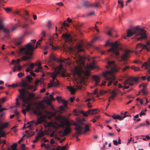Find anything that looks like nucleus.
Returning a JSON list of instances; mask_svg holds the SVG:
<instances>
[{
  "label": "nucleus",
  "mask_w": 150,
  "mask_h": 150,
  "mask_svg": "<svg viewBox=\"0 0 150 150\" xmlns=\"http://www.w3.org/2000/svg\"><path fill=\"white\" fill-rule=\"evenodd\" d=\"M6 98L5 97H4L2 98L0 100V101L4 103L5 102H6Z\"/></svg>",
  "instance_id": "nucleus-58"
},
{
  "label": "nucleus",
  "mask_w": 150,
  "mask_h": 150,
  "mask_svg": "<svg viewBox=\"0 0 150 150\" xmlns=\"http://www.w3.org/2000/svg\"><path fill=\"white\" fill-rule=\"evenodd\" d=\"M18 144L16 143H13L12 144L11 147V148L8 150H18L17 149Z\"/></svg>",
  "instance_id": "nucleus-24"
},
{
  "label": "nucleus",
  "mask_w": 150,
  "mask_h": 150,
  "mask_svg": "<svg viewBox=\"0 0 150 150\" xmlns=\"http://www.w3.org/2000/svg\"><path fill=\"white\" fill-rule=\"evenodd\" d=\"M85 120V119L84 118H78L77 119V123L74 122L73 123V125L75 126L74 129L76 131V132L75 134L73 135V136L76 138L77 141H79V140L78 138V135L82 134L83 127L81 125L85 124L83 122Z\"/></svg>",
  "instance_id": "nucleus-4"
},
{
  "label": "nucleus",
  "mask_w": 150,
  "mask_h": 150,
  "mask_svg": "<svg viewBox=\"0 0 150 150\" xmlns=\"http://www.w3.org/2000/svg\"><path fill=\"white\" fill-rule=\"evenodd\" d=\"M12 64L15 65L13 69V72H15L16 71L19 70V59H17L16 61L15 60H12L10 64Z\"/></svg>",
  "instance_id": "nucleus-12"
},
{
  "label": "nucleus",
  "mask_w": 150,
  "mask_h": 150,
  "mask_svg": "<svg viewBox=\"0 0 150 150\" xmlns=\"http://www.w3.org/2000/svg\"><path fill=\"white\" fill-rule=\"evenodd\" d=\"M142 92L144 95H146L148 93V91L146 89H142L140 91L139 93Z\"/></svg>",
  "instance_id": "nucleus-45"
},
{
  "label": "nucleus",
  "mask_w": 150,
  "mask_h": 150,
  "mask_svg": "<svg viewBox=\"0 0 150 150\" xmlns=\"http://www.w3.org/2000/svg\"><path fill=\"white\" fill-rule=\"evenodd\" d=\"M29 95V97L26 96L24 102L25 103H29L32 100L33 98L35 96V94L34 93H30L29 92H27Z\"/></svg>",
  "instance_id": "nucleus-10"
},
{
  "label": "nucleus",
  "mask_w": 150,
  "mask_h": 150,
  "mask_svg": "<svg viewBox=\"0 0 150 150\" xmlns=\"http://www.w3.org/2000/svg\"><path fill=\"white\" fill-rule=\"evenodd\" d=\"M35 47L31 43L25 45L24 47H19V55L23 56L19 59V62L21 60L23 61L32 59L33 55V52Z\"/></svg>",
  "instance_id": "nucleus-1"
},
{
  "label": "nucleus",
  "mask_w": 150,
  "mask_h": 150,
  "mask_svg": "<svg viewBox=\"0 0 150 150\" xmlns=\"http://www.w3.org/2000/svg\"><path fill=\"white\" fill-rule=\"evenodd\" d=\"M111 117L114 119H118L119 120H122V116H120L119 115H117L116 116L112 115Z\"/></svg>",
  "instance_id": "nucleus-35"
},
{
  "label": "nucleus",
  "mask_w": 150,
  "mask_h": 150,
  "mask_svg": "<svg viewBox=\"0 0 150 150\" xmlns=\"http://www.w3.org/2000/svg\"><path fill=\"white\" fill-rule=\"evenodd\" d=\"M14 29H12L11 30H10L6 28L4 30L3 32L4 33V37L6 38H9L11 35V32L13 31Z\"/></svg>",
  "instance_id": "nucleus-16"
},
{
  "label": "nucleus",
  "mask_w": 150,
  "mask_h": 150,
  "mask_svg": "<svg viewBox=\"0 0 150 150\" xmlns=\"http://www.w3.org/2000/svg\"><path fill=\"white\" fill-rule=\"evenodd\" d=\"M22 85L23 87L25 88L27 86V88L28 89H30L32 91H35L36 88H35L33 86L28 85L26 81H22Z\"/></svg>",
  "instance_id": "nucleus-14"
},
{
  "label": "nucleus",
  "mask_w": 150,
  "mask_h": 150,
  "mask_svg": "<svg viewBox=\"0 0 150 150\" xmlns=\"http://www.w3.org/2000/svg\"><path fill=\"white\" fill-rule=\"evenodd\" d=\"M65 59H57V60L56 61L57 62H65Z\"/></svg>",
  "instance_id": "nucleus-54"
},
{
  "label": "nucleus",
  "mask_w": 150,
  "mask_h": 150,
  "mask_svg": "<svg viewBox=\"0 0 150 150\" xmlns=\"http://www.w3.org/2000/svg\"><path fill=\"white\" fill-rule=\"evenodd\" d=\"M61 124V127L63 128H65L63 133L64 136L67 135L71 132V129L69 127L71 123L69 121H67L66 123L62 122Z\"/></svg>",
  "instance_id": "nucleus-5"
},
{
  "label": "nucleus",
  "mask_w": 150,
  "mask_h": 150,
  "mask_svg": "<svg viewBox=\"0 0 150 150\" xmlns=\"http://www.w3.org/2000/svg\"><path fill=\"white\" fill-rule=\"evenodd\" d=\"M68 146L67 143L66 146H64L61 147L60 146H58L57 147V150H65L67 149V146Z\"/></svg>",
  "instance_id": "nucleus-33"
},
{
  "label": "nucleus",
  "mask_w": 150,
  "mask_h": 150,
  "mask_svg": "<svg viewBox=\"0 0 150 150\" xmlns=\"http://www.w3.org/2000/svg\"><path fill=\"white\" fill-rule=\"evenodd\" d=\"M4 9L7 13H8L11 11V8H4Z\"/></svg>",
  "instance_id": "nucleus-61"
},
{
  "label": "nucleus",
  "mask_w": 150,
  "mask_h": 150,
  "mask_svg": "<svg viewBox=\"0 0 150 150\" xmlns=\"http://www.w3.org/2000/svg\"><path fill=\"white\" fill-rule=\"evenodd\" d=\"M54 38L53 37H50V38L49 39V45L52 46V48L54 49H56V47H55L54 48L53 47V45L52 44V42L53 41V40H54Z\"/></svg>",
  "instance_id": "nucleus-23"
},
{
  "label": "nucleus",
  "mask_w": 150,
  "mask_h": 150,
  "mask_svg": "<svg viewBox=\"0 0 150 150\" xmlns=\"http://www.w3.org/2000/svg\"><path fill=\"white\" fill-rule=\"evenodd\" d=\"M148 61L149 63L147 62H145L142 64V68L145 67V69H146L150 67V58L149 59Z\"/></svg>",
  "instance_id": "nucleus-20"
},
{
  "label": "nucleus",
  "mask_w": 150,
  "mask_h": 150,
  "mask_svg": "<svg viewBox=\"0 0 150 150\" xmlns=\"http://www.w3.org/2000/svg\"><path fill=\"white\" fill-rule=\"evenodd\" d=\"M65 59L64 62L66 63L67 64L70 65L71 64V62L69 58H68L67 59Z\"/></svg>",
  "instance_id": "nucleus-44"
},
{
  "label": "nucleus",
  "mask_w": 150,
  "mask_h": 150,
  "mask_svg": "<svg viewBox=\"0 0 150 150\" xmlns=\"http://www.w3.org/2000/svg\"><path fill=\"white\" fill-rule=\"evenodd\" d=\"M97 109H93L91 110H88V112H89V115H92L95 114H96L97 113Z\"/></svg>",
  "instance_id": "nucleus-28"
},
{
  "label": "nucleus",
  "mask_w": 150,
  "mask_h": 150,
  "mask_svg": "<svg viewBox=\"0 0 150 150\" xmlns=\"http://www.w3.org/2000/svg\"><path fill=\"white\" fill-rule=\"evenodd\" d=\"M112 96L109 98V99H114L115 96H117V93L115 90L112 91L111 93Z\"/></svg>",
  "instance_id": "nucleus-27"
},
{
  "label": "nucleus",
  "mask_w": 150,
  "mask_h": 150,
  "mask_svg": "<svg viewBox=\"0 0 150 150\" xmlns=\"http://www.w3.org/2000/svg\"><path fill=\"white\" fill-rule=\"evenodd\" d=\"M44 119L42 117H40L38 119L37 122L35 123V125H37L39 124H41L43 121Z\"/></svg>",
  "instance_id": "nucleus-37"
},
{
  "label": "nucleus",
  "mask_w": 150,
  "mask_h": 150,
  "mask_svg": "<svg viewBox=\"0 0 150 150\" xmlns=\"http://www.w3.org/2000/svg\"><path fill=\"white\" fill-rule=\"evenodd\" d=\"M89 126L88 124H86L84 127V130L83 132V131L82 133H86L87 132L90 131V129H89Z\"/></svg>",
  "instance_id": "nucleus-34"
},
{
  "label": "nucleus",
  "mask_w": 150,
  "mask_h": 150,
  "mask_svg": "<svg viewBox=\"0 0 150 150\" xmlns=\"http://www.w3.org/2000/svg\"><path fill=\"white\" fill-rule=\"evenodd\" d=\"M62 38L65 39L66 41L71 42V39L70 35L67 33H64L62 35Z\"/></svg>",
  "instance_id": "nucleus-19"
},
{
  "label": "nucleus",
  "mask_w": 150,
  "mask_h": 150,
  "mask_svg": "<svg viewBox=\"0 0 150 150\" xmlns=\"http://www.w3.org/2000/svg\"><path fill=\"white\" fill-rule=\"evenodd\" d=\"M25 35V34L24 33L23 35L19 37V45L24 42V37Z\"/></svg>",
  "instance_id": "nucleus-36"
},
{
  "label": "nucleus",
  "mask_w": 150,
  "mask_h": 150,
  "mask_svg": "<svg viewBox=\"0 0 150 150\" xmlns=\"http://www.w3.org/2000/svg\"><path fill=\"white\" fill-rule=\"evenodd\" d=\"M131 69L134 70V71H140V69L139 67H137L133 65L131 67Z\"/></svg>",
  "instance_id": "nucleus-41"
},
{
  "label": "nucleus",
  "mask_w": 150,
  "mask_h": 150,
  "mask_svg": "<svg viewBox=\"0 0 150 150\" xmlns=\"http://www.w3.org/2000/svg\"><path fill=\"white\" fill-rule=\"evenodd\" d=\"M83 5L86 8H89L91 7H93L95 8L98 7L100 5V3L98 2L97 3H95L93 4L88 3L87 1H84L83 3Z\"/></svg>",
  "instance_id": "nucleus-7"
},
{
  "label": "nucleus",
  "mask_w": 150,
  "mask_h": 150,
  "mask_svg": "<svg viewBox=\"0 0 150 150\" xmlns=\"http://www.w3.org/2000/svg\"><path fill=\"white\" fill-rule=\"evenodd\" d=\"M84 73L86 76H88L90 75V71L89 70L85 71Z\"/></svg>",
  "instance_id": "nucleus-53"
},
{
  "label": "nucleus",
  "mask_w": 150,
  "mask_h": 150,
  "mask_svg": "<svg viewBox=\"0 0 150 150\" xmlns=\"http://www.w3.org/2000/svg\"><path fill=\"white\" fill-rule=\"evenodd\" d=\"M147 46L146 44L144 45L142 44V49L140 50V51H138V50H137L135 52V53L136 54H138L139 53H140L142 50L144 49H146L147 47Z\"/></svg>",
  "instance_id": "nucleus-29"
},
{
  "label": "nucleus",
  "mask_w": 150,
  "mask_h": 150,
  "mask_svg": "<svg viewBox=\"0 0 150 150\" xmlns=\"http://www.w3.org/2000/svg\"><path fill=\"white\" fill-rule=\"evenodd\" d=\"M0 137H5L6 133L3 130V129H0Z\"/></svg>",
  "instance_id": "nucleus-43"
},
{
  "label": "nucleus",
  "mask_w": 150,
  "mask_h": 150,
  "mask_svg": "<svg viewBox=\"0 0 150 150\" xmlns=\"http://www.w3.org/2000/svg\"><path fill=\"white\" fill-rule=\"evenodd\" d=\"M131 52V51L130 50H125V52L122 54L121 57V58L122 60L124 61H127V59L130 57V53Z\"/></svg>",
  "instance_id": "nucleus-13"
},
{
  "label": "nucleus",
  "mask_w": 150,
  "mask_h": 150,
  "mask_svg": "<svg viewBox=\"0 0 150 150\" xmlns=\"http://www.w3.org/2000/svg\"><path fill=\"white\" fill-rule=\"evenodd\" d=\"M26 88H23L19 89V98L21 97L24 102L26 96Z\"/></svg>",
  "instance_id": "nucleus-15"
},
{
  "label": "nucleus",
  "mask_w": 150,
  "mask_h": 150,
  "mask_svg": "<svg viewBox=\"0 0 150 150\" xmlns=\"http://www.w3.org/2000/svg\"><path fill=\"white\" fill-rule=\"evenodd\" d=\"M59 74V71H54L51 73L50 74V76L52 78V80H51L50 81H53V82H54V81L56 79V77Z\"/></svg>",
  "instance_id": "nucleus-18"
},
{
  "label": "nucleus",
  "mask_w": 150,
  "mask_h": 150,
  "mask_svg": "<svg viewBox=\"0 0 150 150\" xmlns=\"http://www.w3.org/2000/svg\"><path fill=\"white\" fill-rule=\"evenodd\" d=\"M127 33V37H128L134 35H136V36H140L139 38H135L134 39H136L137 41L146 39V31L140 28L139 25L134 27L131 29L128 30Z\"/></svg>",
  "instance_id": "nucleus-2"
},
{
  "label": "nucleus",
  "mask_w": 150,
  "mask_h": 150,
  "mask_svg": "<svg viewBox=\"0 0 150 150\" xmlns=\"http://www.w3.org/2000/svg\"><path fill=\"white\" fill-rule=\"evenodd\" d=\"M130 68L129 66H126L124 68H123L122 69V71L123 72H124L126 71L127 69H128Z\"/></svg>",
  "instance_id": "nucleus-57"
},
{
  "label": "nucleus",
  "mask_w": 150,
  "mask_h": 150,
  "mask_svg": "<svg viewBox=\"0 0 150 150\" xmlns=\"http://www.w3.org/2000/svg\"><path fill=\"white\" fill-rule=\"evenodd\" d=\"M95 12L94 11H92L90 13H89L87 14V16H91L94 15Z\"/></svg>",
  "instance_id": "nucleus-63"
},
{
  "label": "nucleus",
  "mask_w": 150,
  "mask_h": 150,
  "mask_svg": "<svg viewBox=\"0 0 150 150\" xmlns=\"http://www.w3.org/2000/svg\"><path fill=\"white\" fill-rule=\"evenodd\" d=\"M47 26L48 29L50 30L52 28V23L50 21H48L47 22Z\"/></svg>",
  "instance_id": "nucleus-47"
},
{
  "label": "nucleus",
  "mask_w": 150,
  "mask_h": 150,
  "mask_svg": "<svg viewBox=\"0 0 150 150\" xmlns=\"http://www.w3.org/2000/svg\"><path fill=\"white\" fill-rule=\"evenodd\" d=\"M108 65L106 66L107 68L111 67V70L110 71H107L104 73L103 76L106 78L107 80L112 79L114 80L115 77L113 74V73L118 71L121 68L120 67H116L115 63V61H109L108 62Z\"/></svg>",
  "instance_id": "nucleus-3"
},
{
  "label": "nucleus",
  "mask_w": 150,
  "mask_h": 150,
  "mask_svg": "<svg viewBox=\"0 0 150 150\" xmlns=\"http://www.w3.org/2000/svg\"><path fill=\"white\" fill-rule=\"evenodd\" d=\"M112 46L111 48L108 50V52H112L113 53L115 50H117L119 49V47L120 45V44L119 43L118 41H116L114 43H112Z\"/></svg>",
  "instance_id": "nucleus-9"
},
{
  "label": "nucleus",
  "mask_w": 150,
  "mask_h": 150,
  "mask_svg": "<svg viewBox=\"0 0 150 150\" xmlns=\"http://www.w3.org/2000/svg\"><path fill=\"white\" fill-rule=\"evenodd\" d=\"M98 39L97 37H95L93 40H92L91 42L88 43V45L90 46H91L92 45V43L95 41H96Z\"/></svg>",
  "instance_id": "nucleus-49"
},
{
  "label": "nucleus",
  "mask_w": 150,
  "mask_h": 150,
  "mask_svg": "<svg viewBox=\"0 0 150 150\" xmlns=\"http://www.w3.org/2000/svg\"><path fill=\"white\" fill-rule=\"evenodd\" d=\"M29 24L26 23H23L21 25V27L23 29H26L28 27Z\"/></svg>",
  "instance_id": "nucleus-42"
},
{
  "label": "nucleus",
  "mask_w": 150,
  "mask_h": 150,
  "mask_svg": "<svg viewBox=\"0 0 150 150\" xmlns=\"http://www.w3.org/2000/svg\"><path fill=\"white\" fill-rule=\"evenodd\" d=\"M11 109L13 110H14V112L15 113V114L16 115H17V117L18 118V112L17 110H16V106H12L11 107ZM17 120L18 121L19 120L18 118L17 119Z\"/></svg>",
  "instance_id": "nucleus-38"
},
{
  "label": "nucleus",
  "mask_w": 150,
  "mask_h": 150,
  "mask_svg": "<svg viewBox=\"0 0 150 150\" xmlns=\"http://www.w3.org/2000/svg\"><path fill=\"white\" fill-rule=\"evenodd\" d=\"M5 28L4 23L3 20L2 19H0V30H3V31Z\"/></svg>",
  "instance_id": "nucleus-26"
},
{
  "label": "nucleus",
  "mask_w": 150,
  "mask_h": 150,
  "mask_svg": "<svg viewBox=\"0 0 150 150\" xmlns=\"http://www.w3.org/2000/svg\"><path fill=\"white\" fill-rule=\"evenodd\" d=\"M63 66L62 64H60L58 67V70L56 71H59V74H60L61 76L64 78L66 77L67 76L65 74V73L66 72V70L63 68Z\"/></svg>",
  "instance_id": "nucleus-11"
},
{
  "label": "nucleus",
  "mask_w": 150,
  "mask_h": 150,
  "mask_svg": "<svg viewBox=\"0 0 150 150\" xmlns=\"http://www.w3.org/2000/svg\"><path fill=\"white\" fill-rule=\"evenodd\" d=\"M56 82H54V87L56 86H58L59 85V82L58 81L57 79H56Z\"/></svg>",
  "instance_id": "nucleus-55"
},
{
  "label": "nucleus",
  "mask_w": 150,
  "mask_h": 150,
  "mask_svg": "<svg viewBox=\"0 0 150 150\" xmlns=\"http://www.w3.org/2000/svg\"><path fill=\"white\" fill-rule=\"evenodd\" d=\"M142 43H139L137 45L136 47L137 49L140 48L142 47Z\"/></svg>",
  "instance_id": "nucleus-59"
},
{
  "label": "nucleus",
  "mask_w": 150,
  "mask_h": 150,
  "mask_svg": "<svg viewBox=\"0 0 150 150\" xmlns=\"http://www.w3.org/2000/svg\"><path fill=\"white\" fill-rule=\"evenodd\" d=\"M21 150H27V149L25 147V145L24 144H23L21 145Z\"/></svg>",
  "instance_id": "nucleus-52"
},
{
  "label": "nucleus",
  "mask_w": 150,
  "mask_h": 150,
  "mask_svg": "<svg viewBox=\"0 0 150 150\" xmlns=\"http://www.w3.org/2000/svg\"><path fill=\"white\" fill-rule=\"evenodd\" d=\"M24 11L25 16H23V18L25 21H27L30 20L28 16L29 14L27 11Z\"/></svg>",
  "instance_id": "nucleus-32"
},
{
  "label": "nucleus",
  "mask_w": 150,
  "mask_h": 150,
  "mask_svg": "<svg viewBox=\"0 0 150 150\" xmlns=\"http://www.w3.org/2000/svg\"><path fill=\"white\" fill-rule=\"evenodd\" d=\"M146 124L144 123H141L139 125V127H141L145 126H147V127H148L150 125V123L148 120L146 121Z\"/></svg>",
  "instance_id": "nucleus-39"
},
{
  "label": "nucleus",
  "mask_w": 150,
  "mask_h": 150,
  "mask_svg": "<svg viewBox=\"0 0 150 150\" xmlns=\"http://www.w3.org/2000/svg\"><path fill=\"white\" fill-rule=\"evenodd\" d=\"M27 137H29L34 135L35 133V132H32L31 131L30 132L28 131H25Z\"/></svg>",
  "instance_id": "nucleus-25"
},
{
  "label": "nucleus",
  "mask_w": 150,
  "mask_h": 150,
  "mask_svg": "<svg viewBox=\"0 0 150 150\" xmlns=\"http://www.w3.org/2000/svg\"><path fill=\"white\" fill-rule=\"evenodd\" d=\"M69 49L72 52H75L76 53L84 51V49L82 48V45L81 44H79L75 47H70L69 48Z\"/></svg>",
  "instance_id": "nucleus-8"
},
{
  "label": "nucleus",
  "mask_w": 150,
  "mask_h": 150,
  "mask_svg": "<svg viewBox=\"0 0 150 150\" xmlns=\"http://www.w3.org/2000/svg\"><path fill=\"white\" fill-rule=\"evenodd\" d=\"M140 79V77H129L123 83L124 84H128L130 86H132L133 85V81H134L135 82H137Z\"/></svg>",
  "instance_id": "nucleus-6"
},
{
  "label": "nucleus",
  "mask_w": 150,
  "mask_h": 150,
  "mask_svg": "<svg viewBox=\"0 0 150 150\" xmlns=\"http://www.w3.org/2000/svg\"><path fill=\"white\" fill-rule=\"evenodd\" d=\"M56 99L59 102H61L62 103H63L65 101L64 100L62 99L60 97L57 96Z\"/></svg>",
  "instance_id": "nucleus-46"
},
{
  "label": "nucleus",
  "mask_w": 150,
  "mask_h": 150,
  "mask_svg": "<svg viewBox=\"0 0 150 150\" xmlns=\"http://www.w3.org/2000/svg\"><path fill=\"white\" fill-rule=\"evenodd\" d=\"M39 105L40 108H41L42 110H43L44 109L45 107L44 105L42 103H39Z\"/></svg>",
  "instance_id": "nucleus-56"
},
{
  "label": "nucleus",
  "mask_w": 150,
  "mask_h": 150,
  "mask_svg": "<svg viewBox=\"0 0 150 150\" xmlns=\"http://www.w3.org/2000/svg\"><path fill=\"white\" fill-rule=\"evenodd\" d=\"M50 98L49 99L50 100L54 101L55 100V99L53 97V96L52 94H50Z\"/></svg>",
  "instance_id": "nucleus-64"
},
{
  "label": "nucleus",
  "mask_w": 150,
  "mask_h": 150,
  "mask_svg": "<svg viewBox=\"0 0 150 150\" xmlns=\"http://www.w3.org/2000/svg\"><path fill=\"white\" fill-rule=\"evenodd\" d=\"M36 108V110H35L33 108H32L31 110L34 114L38 115H42V112L40 110V108L39 106H37Z\"/></svg>",
  "instance_id": "nucleus-17"
},
{
  "label": "nucleus",
  "mask_w": 150,
  "mask_h": 150,
  "mask_svg": "<svg viewBox=\"0 0 150 150\" xmlns=\"http://www.w3.org/2000/svg\"><path fill=\"white\" fill-rule=\"evenodd\" d=\"M8 125V122L2 123L0 121V129H3L6 127Z\"/></svg>",
  "instance_id": "nucleus-22"
},
{
  "label": "nucleus",
  "mask_w": 150,
  "mask_h": 150,
  "mask_svg": "<svg viewBox=\"0 0 150 150\" xmlns=\"http://www.w3.org/2000/svg\"><path fill=\"white\" fill-rule=\"evenodd\" d=\"M44 135V133L42 131H41L38 133V135L35 137V138L36 139H38L39 138L42 137Z\"/></svg>",
  "instance_id": "nucleus-31"
},
{
  "label": "nucleus",
  "mask_w": 150,
  "mask_h": 150,
  "mask_svg": "<svg viewBox=\"0 0 150 150\" xmlns=\"http://www.w3.org/2000/svg\"><path fill=\"white\" fill-rule=\"evenodd\" d=\"M27 104H28V105H27L26 107V111H29L30 110H31L32 108H31V104L30 103H26Z\"/></svg>",
  "instance_id": "nucleus-40"
},
{
  "label": "nucleus",
  "mask_w": 150,
  "mask_h": 150,
  "mask_svg": "<svg viewBox=\"0 0 150 150\" xmlns=\"http://www.w3.org/2000/svg\"><path fill=\"white\" fill-rule=\"evenodd\" d=\"M103 77L105 78V79L107 80H111V81H109V82H108V86H110V85H111L113 82V81H114L115 80V79L114 80H112V79H110L109 80H107V79L104 76H103Z\"/></svg>",
  "instance_id": "nucleus-50"
},
{
  "label": "nucleus",
  "mask_w": 150,
  "mask_h": 150,
  "mask_svg": "<svg viewBox=\"0 0 150 150\" xmlns=\"http://www.w3.org/2000/svg\"><path fill=\"white\" fill-rule=\"evenodd\" d=\"M67 88L72 94L74 93L75 92V89L73 88L72 87L69 86L67 87Z\"/></svg>",
  "instance_id": "nucleus-30"
},
{
  "label": "nucleus",
  "mask_w": 150,
  "mask_h": 150,
  "mask_svg": "<svg viewBox=\"0 0 150 150\" xmlns=\"http://www.w3.org/2000/svg\"><path fill=\"white\" fill-rule=\"evenodd\" d=\"M53 81H50V83H49L48 84V88H50L52 87V86H54V82Z\"/></svg>",
  "instance_id": "nucleus-48"
},
{
  "label": "nucleus",
  "mask_w": 150,
  "mask_h": 150,
  "mask_svg": "<svg viewBox=\"0 0 150 150\" xmlns=\"http://www.w3.org/2000/svg\"><path fill=\"white\" fill-rule=\"evenodd\" d=\"M35 65L37 66H38V69H42V67L41 65V64L40 62H39L38 64H35Z\"/></svg>",
  "instance_id": "nucleus-60"
},
{
  "label": "nucleus",
  "mask_w": 150,
  "mask_h": 150,
  "mask_svg": "<svg viewBox=\"0 0 150 150\" xmlns=\"http://www.w3.org/2000/svg\"><path fill=\"white\" fill-rule=\"evenodd\" d=\"M94 80L95 81L96 83L95 84V86H97L99 82H100V79L98 76H94L93 77Z\"/></svg>",
  "instance_id": "nucleus-21"
},
{
  "label": "nucleus",
  "mask_w": 150,
  "mask_h": 150,
  "mask_svg": "<svg viewBox=\"0 0 150 150\" xmlns=\"http://www.w3.org/2000/svg\"><path fill=\"white\" fill-rule=\"evenodd\" d=\"M41 35L43 37H45L46 36L45 32L44 30H42L41 33Z\"/></svg>",
  "instance_id": "nucleus-62"
},
{
  "label": "nucleus",
  "mask_w": 150,
  "mask_h": 150,
  "mask_svg": "<svg viewBox=\"0 0 150 150\" xmlns=\"http://www.w3.org/2000/svg\"><path fill=\"white\" fill-rule=\"evenodd\" d=\"M26 79L29 82H30L33 79L30 75H28L26 77Z\"/></svg>",
  "instance_id": "nucleus-51"
}]
</instances>
